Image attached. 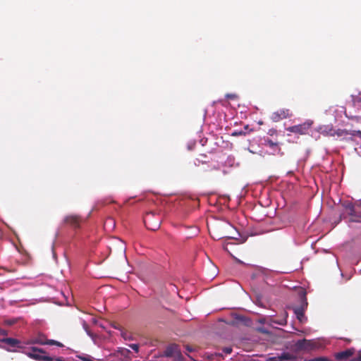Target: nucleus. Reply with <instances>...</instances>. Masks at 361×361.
I'll use <instances>...</instances> for the list:
<instances>
[{
	"label": "nucleus",
	"instance_id": "nucleus-1",
	"mask_svg": "<svg viewBox=\"0 0 361 361\" xmlns=\"http://www.w3.org/2000/svg\"><path fill=\"white\" fill-rule=\"evenodd\" d=\"M341 207L343 211L338 221L343 219L348 220L349 223H361V203L347 200L341 202Z\"/></svg>",
	"mask_w": 361,
	"mask_h": 361
},
{
	"label": "nucleus",
	"instance_id": "nucleus-2",
	"mask_svg": "<svg viewBox=\"0 0 361 361\" xmlns=\"http://www.w3.org/2000/svg\"><path fill=\"white\" fill-rule=\"evenodd\" d=\"M162 216L159 212L150 211L144 216V223L146 228L151 231H157L160 228Z\"/></svg>",
	"mask_w": 361,
	"mask_h": 361
},
{
	"label": "nucleus",
	"instance_id": "nucleus-3",
	"mask_svg": "<svg viewBox=\"0 0 361 361\" xmlns=\"http://www.w3.org/2000/svg\"><path fill=\"white\" fill-rule=\"evenodd\" d=\"M27 344H39V345H56L59 347H63V345L55 340H49L47 339L46 336L43 334H38L35 336L30 338L27 341Z\"/></svg>",
	"mask_w": 361,
	"mask_h": 361
},
{
	"label": "nucleus",
	"instance_id": "nucleus-4",
	"mask_svg": "<svg viewBox=\"0 0 361 361\" xmlns=\"http://www.w3.org/2000/svg\"><path fill=\"white\" fill-rule=\"evenodd\" d=\"M312 124V121H306L302 124L290 126L286 128V130L295 134L306 135L308 133Z\"/></svg>",
	"mask_w": 361,
	"mask_h": 361
},
{
	"label": "nucleus",
	"instance_id": "nucleus-5",
	"mask_svg": "<svg viewBox=\"0 0 361 361\" xmlns=\"http://www.w3.org/2000/svg\"><path fill=\"white\" fill-rule=\"evenodd\" d=\"M293 116L291 111L288 109H280L273 112L270 116L273 122H279L283 119L290 118Z\"/></svg>",
	"mask_w": 361,
	"mask_h": 361
},
{
	"label": "nucleus",
	"instance_id": "nucleus-6",
	"mask_svg": "<svg viewBox=\"0 0 361 361\" xmlns=\"http://www.w3.org/2000/svg\"><path fill=\"white\" fill-rule=\"evenodd\" d=\"M64 222L72 228L76 229L80 228V224L82 222V219L78 215L71 214L65 217Z\"/></svg>",
	"mask_w": 361,
	"mask_h": 361
},
{
	"label": "nucleus",
	"instance_id": "nucleus-7",
	"mask_svg": "<svg viewBox=\"0 0 361 361\" xmlns=\"http://www.w3.org/2000/svg\"><path fill=\"white\" fill-rule=\"evenodd\" d=\"M44 353H45V351L43 349L32 347L31 348V351L26 353V355L32 359H34L37 361H41L42 358L43 357V355H41V354H44Z\"/></svg>",
	"mask_w": 361,
	"mask_h": 361
},
{
	"label": "nucleus",
	"instance_id": "nucleus-8",
	"mask_svg": "<svg viewBox=\"0 0 361 361\" xmlns=\"http://www.w3.org/2000/svg\"><path fill=\"white\" fill-rule=\"evenodd\" d=\"M176 353H177L178 357H181V355L178 350V345L176 344H171L167 346L164 353V355L168 357L175 355Z\"/></svg>",
	"mask_w": 361,
	"mask_h": 361
},
{
	"label": "nucleus",
	"instance_id": "nucleus-9",
	"mask_svg": "<svg viewBox=\"0 0 361 361\" xmlns=\"http://www.w3.org/2000/svg\"><path fill=\"white\" fill-rule=\"evenodd\" d=\"M354 353L355 350L353 348H349L336 353V358L338 360H345L348 357H351L354 354Z\"/></svg>",
	"mask_w": 361,
	"mask_h": 361
},
{
	"label": "nucleus",
	"instance_id": "nucleus-10",
	"mask_svg": "<svg viewBox=\"0 0 361 361\" xmlns=\"http://www.w3.org/2000/svg\"><path fill=\"white\" fill-rule=\"evenodd\" d=\"M1 342L5 343L13 348H23L20 345V341L18 339L13 338H5L1 340Z\"/></svg>",
	"mask_w": 361,
	"mask_h": 361
},
{
	"label": "nucleus",
	"instance_id": "nucleus-11",
	"mask_svg": "<svg viewBox=\"0 0 361 361\" xmlns=\"http://www.w3.org/2000/svg\"><path fill=\"white\" fill-rule=\"evenodd\" d=\"M304 312H305L304 306H300V307L294 308V313L296 315L297 319L301 323L304 322L306 320V319L305 317Z\"/></svg>",
	"mask_w": 361,
	"mask_h": 361
},
{
	"label": "nucleus",
	"instance_id": "nucleus-12",
	"mask_svg": "<svg viewBox=\"0 0 361 361\" xmlns=\"http://www.w3.org/2000/svg\"><path fill=\"white\" fill-rule=\"evenodd\" d=\"M334 129L331 126L329 125L324 126V127L321 128L322 133L326 135L334 137Z\"/></svg>",
	"mask_w": 361,
	"mask_h": 361
},
{
	"label": "nucleus",
	"instance_id": "nucleus-13",
	"mask_svg": "<svg viewBox=\"0 0 361 361\" xmlns=\"http://www.w3.org/2000/svg\"><path fill=\"white\" fill-rule=\"evenodd\" d=\"M264 145L265 146H267L271 149H278L279 151L281 150V149L279 147V143L278 142H273L271 140L267 138V139H264Z\"/></svg>",
	"mask_w": 361,
	"mask_h": 361
},
{
	"label": "nucleus",
	"instance_id": "nucleus-14",
	"mask_svg": "<svg viewBox=\"0 0 361 361\" xmlns=\"http://www.w3.org/2000/svg\"><path fill=\"white\" fill-rule=\"evenodd\" d=\"M350 132L346 130H342V129H334V137L337 136L338 137H345L346 135H350Z\"/></svg>",
	"mask_w": 361,
	"mask_h": 361
},
{
	"label": "nucleus",
	"instance_id": "nucleus-15",
	"mask_svg": "<svg viewBox=\"0 0 361 361\" xmlns=\"http://www.w3.org/2000/svg\"><path fill=\"white\" fill-rule=\"evenodd\" d=\"M246 135H247V132L244 131L243 130H235L231 133V135L234 136V137Z\"/></svg>",
	"mask_w": 361,
	"mask_h": 361
},
{
	"label": "nucleus",
	"instance_id": "nucleus-16",
	"mask_svg": "<svg viewBox=\"0 0 361 361\" xmlns=\"http://www.w3.org/2000/svg\"><path fill=\"white\" fill-rule=\"evenodd\" d=\"M18 320V318L7 319L4 320V324L8 326H13V324L17 323Z\"/></svg>",
	"mask_w": 361,
	"mask_h": 361
},
{
	"label": "nucleus",
	"instance_id": "nucleus-17",
	"mask_svg": "<svg viewBox=\"0 0 361 361\" xmlns=\"http://www.w3.org/2000/svg\"><path fill=\"white\" fill-rule=\"evenodd\" d=\"M78 357L83 361H94V359L88 355H80Z\"/></svg>",
	"mask_w": 361,
	"mask_h": 361
},
{
	"label": "nucleus",
	"instance_id": "nucleus-18",
	"mask_svg": "<svg viewBox=\"0 0 361 361\" xmlns=\"http://www.w3.org/2000/svg\"><path fill=\"white\" fill-rule=\"evenodd\" d=\"M354 103L355 105H357L358 107L361 109V94L358 95L355 99Z\"/></svg>",
	"mask_w": 361,
	"mask_h": 361
},
{
	"label": "nucleus",
	"instance_id": "nucleus-19",
	"mask_svg": "<svg viewBox=\"0 0 361 361\" xmlns=\"http://www.w3.org/2000/svg\"><path fill=\"white\" fill-rule=\"evenodd\" d=\"M121 336L125 339V340H130L131 338L128 336V334L127 331H121Z\"/></svg>",
	"mask_w": 361,
	"mask_h": 361
},
{
	"label": "nucleus",
	"instance_id": "nucleus-20",
	"mask_svg": "<svg viewBox=\"0 0 361 361\" xmlns=\"http://www.w3.org/2000/svg\"><path fill=\"white\" fill-rule=\"evenodd\" d=\"M129 347L134 350L135 352H138L139 350V345L136 343H132L129 345Z\"/></svg>",
	"mask_w": 361,
	"mask_h": 361
},
{
	"label": "nucleus",
	"instance_id": "nucleus-21",
	"mask_svg": "<svg viewBox=\"0 0 361 361\" xmlns=\"http://www.w3.org/2000/svg\"><path fill=\"white\" fill-rule=\"evenodd\" d=\"M54 357L47 356V355H43V357L42 358L41 361H54Z\"/></svg>",
	"mask_w": 361,
	"mask_h": 361
},
{
	"label": "nucleus",
	"instance_id": "nucleus-22",
	"mask_svg": "<svg viewBox=\"0 0 361 361\" xmlns=\"http://www.w3.org/2000/svg\"><path fill=\"white\" fill-rule=\"evenodd\" d=\"M268 135L273 136L277 135V130L274 128L269 129L268 131Z\"/></svg>",
	"mask_w": 361,
	"mask_h": 361
},
{
	"label": "nucleus",
	"instance_id": "nucleus-23",
	"mask_svg": "<svg viewBox=\"0 0 361 361\" xmlns=\"http://www.w3.org/2000/svg\"><path fill=\"white\" fill-rule=\"evenodd\" d=\"M223 351L226 354H230L232 352V348L231 347H226L223 349Z\"/></svg>",
	"mask_w": 361,
	"mask_h": 361
},
{
	"label": "nucleus",
	"instance_id": "nucleus-24",
	"mask_svg": "<svg viewBox=\"0 0 361 361\" xmlns=\"http://www.w3.org/2000/svg\"><path fill=\"white\" fill-rule=\"evenodd\" d=\"M244 131H246L247 132V134L248 133V132H252L253 130L252 129H250L249 128V126L248 125H245L243 128V130Z\"/></svg>",
	"mask_w": 361,
	"mask_h": 361
},
{
	"label": "nucleus",
	"instance_id": "nucleus-25",
	"mask_svg": "<svg viewBox=\"0 0 361 361\" xmlns=\"http://www.w3.org/2000/svg\"><path fill=\"white\" fill-rule=\"evenodd\" d=\"M226 97L228 99H234L236 98V95L234 94H227Z\"/></svg>",
	"mask_w": 361,
	"mask_h": 361
},
{
	"label": "nucleus",
	"instance_id": "nucleus-26",
	"mask_svg": "<svg viewBox=\"0 0 361 361\" xmlns=\"http://www.w3.org/2000/svg\"><path fill=\"white\" fill-rule=\"evenodd\" d=\"M6 335H8V331L0 328V336H6Z\"/></svg>",
	"mask_w": 361,
	"mask_h": 361
},
{
	"label": "nucleus",
	"instance_id": "nucleus-27",
	"mask_svg": "<svg viewBox=\"0 0 361 361\" xmlns=\"http://www.w3.org/2000/svg\"><path fill=\"white\" fill-rule=\"evenodd\" d=\"M82 325H83V327H84L85 330L87 331V333L88 334H90L89 331H88V325L87 324V323L85 322H83V324Z\"/></svg>",
	"mask_w": 361,
	"mask_h": 361
},
{
	"label": "nucleus",
	"instance_id": "nucleus-28",
	"mask_svg": "<svg viewBox=\"0 0 361 361\" xmlns=\"http://www.w3.org/2000/svg\"><path fill=\"white\" fill-rule=\"evenodd\" d=\"M54 361H66L63 357H56L54 359Z\"/></svg>",
	"mask_w": 361,
	"mask_h": 361
},
{
	"label": "nucleus",
	"instance_id": "nucleus-29",
	"mask_svg": "<svg viewBox=\"0 0 361 361\" xmlns=\"http://www.w3.org/2000/svg\"><path fill=\"white\" fill-rule=\"evenodd\" d=\"M121 245H122V250H125V247H124V245H123V242H121Z\"/></svg>",
	"mask_w": 361,
	"mask_h": 361
},
{
	"label": "nucleus",
	"instance_id": "nucleus-30",
	"mask_svg": "<svg viewBox=\"0 0 361 361\" xmlns=\"http://www.w3.org/2000/svg\"><path fill=\"white\" fill-rule=\"evenodd\" d=\"M228 236H226V235H221L219 237V238H227Z\"/></svg>",
	"mask_w": 361,
	"mask_h": 361
},
{
	"label": "nucleus",
	"instance_id": "nucleus-31",
	"mask_svg": "<svg viewBox=\"0 0 361 361\" xmlns=\"http://www.w3.org/2000/svg\"><path fill=\"white\" fill-rule=\"evenodd\" d=\"M356 359H357V361H361V356H360L359 357H357Z\"/></svg>",
	"mask_w": 361,
	"mask_h": 361
},
{
	"label": "nucleus",
	"instance_id": "nucleus-32",
	"mask_svg": "<svg viewBox=\"0 0 361 361\" xmlns=\"http://www.w3.org/2000/svg\"><path fill=\"white\" fill-rule=\"evenodd\" d=\"M305 300H306V299H305ZM307 301H305V306L307 307Z\"/></svg>",
	"mask_w": 361,
	"mask_h": 361
},
{
	"label": "nucleus",
	"instance_id": "nucleus-33",
	"mask_svg": "<svg viewBox=\"0 0 361 361\" xmlns=\"http://www.w3.org/2000/svg\"><path fill=\"white\" fill-rule=\"evenodd\" d=\"M188 350L191 351L192 350L190 348H187Z\"/></svg>",
	"mask_w": 361,
	"mask_h": 361
}]
</instances>
